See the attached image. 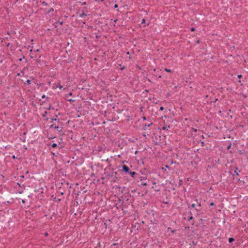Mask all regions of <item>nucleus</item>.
I'll list each match as a JSON object with an SVG mask.
<instances>
[{
	"mask_svg": "<svg viewBox=\"0 0 248 248\" xmlns=\"http://www.w3.org/2000/svg\"><path fill=\"white\" fill-rule=\"evenodd\" d=\"M54 128L56 129L59 132H62V126H55Z\"/></svg>",
	"mask_w": 248,
	"mask_h": 248,
	"instance_id": "4",
	"label": "nucleus"
},
{
	"mask_svg": "<svg viewBox=\"0 0 248 248\" xmlns=\"http://www.w3.org/2000/svg\"><path fill=\"white\" fill-rule=\"evenodd\" d=\"M143 120H146V118L145 117H143Z\"/></svg>",
	"mask_w": 248,
	"mask_h": 248,
	"instance_id": "33",
	"label": "nucleus"
},
{
	"mask_svg": "<svg viewBox=\"0 0 248 248\" xmlns=\"http://www.w3.org/2000/svg\"><path fill=\"white\" fill-rule=\"evenodd\" d=\"M146 23V20L144 18L142 19V21H141V23L142 24H144Z\"/></svg>",
	"mask_w": 248,
	"mask_h": 248,
	"instance_id": "17",
	"label": "nucleus"
},
{
	"mask_svg": "<svg viewBox=\"0 0 248 248\" xmlns=\"http://www.w3.org/2000/svg\"><path fill=\"white\" fill-rule=\"evenodd\" d=\"M168 230H170V228H168Z\"/></svg>",
	"mask_w": 248,
	"mask_h": 248,
	"instance_id": "47",
	"label": "nucleus"
},
{
	"mask_svg": "<svg viewBox=\"0 0 248 248\" xmlns=\"http://www.w3.org/2000/svg\"><path fill=\"white\" fill-rule=\"evenodd\" d=\"M83 4H86V2H83Z\"/></svg>",
	"mask_w": 248,
	"mask_h": 248,
	"instance_id": "51",
	"label": "nucleus"
},
{
	"mask_svg": "<svg viewBox=\"0 0 248 248\" xmlns=\"http://www.w3.org/2000/svg\"><path fill=\"white\" fill-rule=\"evenodd\" d=\"M165 71L166 72H170V73L171 72V71H172L171 69H168V68H165Z\"/></svg>",
	"mask_w": 248,
	"mask_h": 248,
	"instance_id": "9",
	"label": "nucleus"
},
{
	"mask_svg": "<svg viewBox=\"0 0 248 248\" xmlns=\"http://www.w3.org/2000/svg\"><path fill=\"white\" fill-rule=\"evenodd\" d=\"M47 112L46 111L44 112V113L43 114H42V116H43V117H46V114H47Z\"/></svg>",
	"mask_w": 248,
	"mask_h": 248,
	"instance_id": "14",
	"label": "nucleus"
},
{
	"mask_svg": "<svg viewBox=\"0 0 248 248\" xmlns=\"http://www.w3.org/2000/svg\"><path fill=\"white\" fill-rule=\"evenodd\" d=\"M174 232H175V230H174L171 231V232H173V233Z\"/></svg>",
	"mask_w": 248,
	"mask_h": 248,
	"instance_id": "42",
	"label": "nucleus"
},
{
	"mask_svg": "<svg viewBox=\"0 0 248 248\" xmlns=\"http://www.w3.org/2000/svg\"><path fill=\"white\" fill-rule=\"evenodd\" d=\"M123 170L125 172L127 173H129L130 171H131L129 168L126 165H123L122 166Z\"/></svg>",
	"mask_w": 248,
	"mask_h": 248,
	"instance_id": "1",
	"label": "nucleus"
},
{
	"mask_svg": "<svg viewBox=\"0 0 248 248\" xmlns=\"http://www.w3.org/2000/svg\"><path fill=\"white\" fill-rule=\"evenodd\" d=\"M24 58H25V57L23 56L22 58L19 59L18 60H19V61H21L22 60V59H24Z\"/></svg>",
	"mask_w": 248,
	"mask_h": 248,
	"instance_id": "23",
	"label": "nucleus"
},
{
	"mask_svg": "<svg viewBox=\"0 0 248 248\" xmlns=\"http://www.w3.org/2000/svg\"><path fill=\"white\" fill-rule=\"evenodd\" d=\"M44 235H45V236H47L48 235V233L47 232H45L44 233Z\"/></svg>",
	"mask_w": 248,
	"mask_h": 248,
	"instance_id": "29",
	"label": "nucleus"
},
{
	"mask_svg": "<svg viewBox=\"0 0 248 248\" xmlns=\"http://www.w3.org/2000/svg\"><path fill=\"white\" fill-rule=\"evenodd\" d=\"M115 245H116V244H115V243H114V244H113L111 246H115Z\"/></svg>",
	"mask_w": 248,
	"mask_h": 248,
	"instance_id": "46",
	"label": "nucleus"
},
{
	"mask_svg": "<svg viewBox=\"0 0 248 248\" xmlns=\"http://www.w3.org/2000/svg\"><path fill=\"white\" fill-rule=\"evenodd\" d=\"M63 194V192H61V195H62Z\"/></svg>",
	"mask_w": 248,
	"mask_h": 248,
	"instance_id": "44",
	"label": "nucleus"
},
{
	"mask_svg": "<svg viewBox=\"0 0 248 248\" xmlns=\"http://www.w3.org/2000/svg\"><path fill=\"white\" fill-rule=\"evenodd\" d=\"M118 4H115V5H114V7L115 8H117L118 7Z\"/></svg>",
	"mask_w": 248,
	"mask_h": 248,
	"instance_id": "26",
	"label": "nucleus"
},
{
	"mask_svg": "<svg viewBox=\"0 0 248 248\" xmlns=\"http://www.w3.org/2000/svg\"><path fill=\"white\" fill-rule=\"evenodd\" d=\"M42 98H46V96H45V95L43 94V95L42 96Z\"/></svg>",
	"mask_w": 248,
	"mask_h": 248,
	"instance_id": "31",
	"label": "nucleus"
},
{
	"mask_svg": "<svg viewBox=\"0 0 248 248\" xmlns=\"http://www.w3.org/2000/svg\"><path fill=\"white\" fill-rule=\"evenodd\" d=\"M193 218V217H190V218H189V219H192Z\"/></svg>",
	"mask_w": 248,
	"mask_h": 248,
	"instance_id": "40",
	"label": "nucleus"
},
{
	"mask_svg": "<svg viewBox=\"0 0 248 248\" xmlns=\"http://www.w3.org/2000/svg\"><path fill=\"white\" fill-rule=\"evenodd\" d=\"M195 201H196V202L197 203L198 206L200 207V206H201V203L198 202V200H197V199H196V200H195Z\"/></svg>",
	"mask_w": 248,
	"mask_h": 248,
	"instance_id": "13",
	"label": "nucleus"
},
{
	"mask_svg": "<svg viewBox=\"0 0 248 248\" xmlns=\"http://www.w3.org/2000/svg\"><path fill=\"white\" fill-rule=\"evenodd\" d=\"M68 101H70V102H74V100H73L72 99H69Z\"/></svg>",
	"mask_w": 248,
	"mask_h": 248,
	"instance_id": "30",
	"label": "nucleus"
},
{
	"mask_svg": "<svg viewBox=\"0 0 248 248\" xmlns=\"http://www.w3.org/2000/svg\"><path fill=\"white\" fill-rule=\"evenodd\" d=\"M153 124V123H151L150 124H145L144 125V127H145V128L148 126V127H150L151 125H152Z\"/></svg>",
	"mask_w": 248,
	"mask_h": 248,
	"instance_id": "10",
	"label": "nucleus"
},
{
	"mask_svg": "<svg viewBox=\"0 0 248 248\" xmlns=\"http://www.w3.org/2000/svg\"><path fill=\"white\" fill-rule=\"evenodd\" d=\"M56 87L59 88L60 89H62V86L60 84L58 86H56Z\"/></svg>",
	"mask_w": 248,
	"mask_h": 248,
	"instance_id": "16",
	"label": "nucleus"
},
{
	"mask_svg": "<svg viewBox=\"0 0 248 248\" xmlns=\"http://www.w3.org/2000/svg\"><path fill=\"white\" fill-rule=\"evenodd\" d=\"M60 24H61V25H62V22H60Z\"/></svg>",
	"mask_w": 248,
	"mask_h": 248,
	"instance_id": "52",
	"label": "nucleus"
},
{
	"mask_svg": "<svg viewBox=\"0 0 248 248\" xmlns=\"http://www.w3.org/2000/svg\"><path fill=\"white\" fill-rule=\"evenodd\" d=\"M43 3L46 5H47V3L44 1L43 2Z\"/></svg>",
	"mask_w": 248,
	"mask_h": 248,
	"instance_id": "35",
	"label": "nucleus"
},
{
	"mask_svg": "<svg viewBox=\"0 0 248 248\" xmlns=\"http://www.w3.org/2000/svg\"><path fill=\"white\" fill-rule=\"evenodd\" d=\"M114 21V22H116L117 21V19H115Z\"/></svg>",
	"mask_w": 248,
	"mask_h": 248,
	"instance_id": "39",
	"label": "nucleus"
},
{
	"mask_svg": "<svg viewBox=\"0 0 248 248\" xmlns=\"http://www.w3.org/2000/svg\"><path fill=\"white\" fill-rule=\"evenodd\" d=\"M162 129H163V130H167V129H168L167 128V127H166V126H163V127H162Z\"/></svg>",
	"mask_w": 248,
	"mask_h": 248,
	"instance_id": "25",
	"label": "nucleus"
},
{
	"mask_svg": "<svg viewBox=\"0 0 248 248\" xmlns=\"http://www.w3.org/2000/svg\"><path fill=\"white\" fill-rule=\"evenodd\" d=\"M143 186H146L147 185V183L146 182H143V183L141 184Z\"/></svg>",
	"mask_w": 248,
	"mask_h": 248,
	"instance_id": "18",
	"label": "nucleus"
},
{
	"mask_svg": "<svg viewBox=\"0 0 248 248\" xmlns=\"http://www.w3.org/2000/svg\"><path fill=\"white\" fill-rule=\"evenodd\" d=\"M13 158H15V155H13Z\"/></svg>",
	"mask_w": 248,
	"mask_h": 248,
	"instance_id": "53",
	"label": "nucleus"
},
{
	"mask_svg": "<svg viewBox=\"0 0 248 248\" xmlns=\"http://www.w3.org/2000/svg\"><path fill=\"white\" fill-rule=\"evenodd\" d=\"M240 172V170H239L237 167H235L234 173L236 175H239V173Z\"/></svg>",
	"mask_w": 248,
	"mask_h": 248,
	"instance_id": "6",
	"label": "nucleus"
},
{
	"mask_svg": "<svg viewBox=\"0 0 248 248\" xmlns=\"http://www.w3.org/2000/svg\"><path fill=\"white\" fill-rule=\"evenodd\" d=\"M26 135V132H24V133H23L22 137H23V138H24V139H23V141H25V139L24 137H25V136Z\"/></svg>",
	"mask_w": 248,
	"mask_h": 248,
	"instance_id": "11",
	"label": "nucleus"
},
{
	"mask_svg": "<svg viewBox=\"0 0 248 248\" xmlns=\"http://www.w3.org/2000/svg\"><path fill=\"white\" fill-rule=\"evenodd\" d=\"M217 99H216L215 100V102H216V101H217Z\"/></svg>",
	"mask_w": 248,
	"mask_h": 248,
	"instance_id": "55",
	"label": "nucleus"
},
{
	"mask_svg": "<svg viewBox=\"0 0 248 248\" xmlns=\"http://www.w3.org/2000/svg\"><path fill=\"white\" fill-rule=\"evenodd\" d=\"M127 54L129 55V52H127Z\"/></svg>",
	"mask_w": 248,
	"mask_h": 248,
	"instance_id": "50",
	"label": "nucleus"
},
{
	"mask_svg": "<svg viewBox=\"0 0 248 248\" xmlns=\"http://www.w3.org/2000/svg\"><path fill=\"white\" fill-rule=\"evenodd\" d=\"M149 176L148 175H144L143 176H139V179L141 181H145L148 178H149Z\"/></svg>",
	"mask_w": 248,
	"mask_h": 248,
	"instance_id": "2",
	"label": "nucleus"
},
{
	"mask_svg": "<svg viewBox=\"0 0 248 248\" xmlns=\"http://www.w3.org/2000/svg\"><path fill=\"white\" fill-rule=\"evenodd\" d=\"M124 69H125V67H124V66H123V67H122V68H121V70H124Z\"/></svg>",
	"mask_w": 248,
	"mask_h": 248,
	"instance_id": "32",
	"label": "nucleus"
},
{
	"mask_svg": "<svg viewBox=\"0 0 248 248\" xmlns=\"http://www.w3.org/2000/svg\"><path fill=\"white\" fill-rule=\"evenodd\" d=\"M191 207L192 208H195V203H193V204H191Z\"/></svg>",
	"mask_w": 248,
	"mask_h": 248,
	"instance_id": "20",
	"label": "nucleus"
},
{
	"mask_svg": "<svg viewBox=\"0 0 248 248\" xmlns=\"http://www.w3.org/2000/svg\"><path fill=\"white\" fill-rule=\"evenodd\" d=\"M231 144H230V145H229L228 146V147H227V148H228V149H230V147H231Z\"/></svg>",
	"mask_w": 248,
	"mask_h": 248,
	"instance_id": "34",
	"label": "nucleus"
},
{
	"mask_svg": "<svg viewBox=\"0 0 248 248\" xmlns=\"http://www.w3.org/2000/svg\"><path fill=\"white\" fill-rule=\"evenodd\" d=\"M190 30L191 31H195V28L193 27V28H191Z\"/></svg>",
	"mask_w": 248,
	"mask_h": 248,
	"instance_id": "28",
	"label": "nucleus"
},
{
	"mask_svg": "<svg viewBox=\"0 0 248 248\" xmlns=\"http://www.w3.org/2000/svg\"><path fill=\"white\" fill-rule=\"evenodd\" d=\"M54 125H55L54 124H51L50 126V128H53V127L54 128V126H55Z\"/></svg>",
	"mask_w": 248,
	"mask_h": 248,
	"instance_id": "22",
	"label": "nucleus"
},
{
	"mask_svg": "<svg viewBox=\"0 0 248 248\" xmlns=\"http://www.w3.org/2000/svg\"><path fill=\"white\" fill-rule=\"evenodd\" d=\"M214 203L213 202H211L210 204H209V206H214Z\"/></svg>",
	"mask_w": 248,
	"mask_h": 248,
	"instance_id": "19",
	"label": "nucleus"
},
{
	"mask_svg": "<svg viewBox=\"0 0 248 248\" xmlns=\"http://www.w3.org/2000/svg\"><path fill=\"white\" fill-rule=\"evenodd\" d=\"M21 178H24V176L23 175H21Z\"/></svg>",
	"mask_w": 248,
	"mask_h": 248,
	"instance_id": "45",
	"label": "nucleus"
},
{
	"mask_svg": "<svg viewBox=\"0 0 248 248\" xmlns=\"http://www.w3.org/2000/svg\"><path fill=\"white\" fill-rule=\"evenodd\" d=\"M58 201H59V202H60V201H61V199H58Z\"/></svg>",
	"mask_w": 248,
	"mask_h": 248,
	"instance_id": "54",
	"label": "nucleus"
},
{
	"mask_svg": "<svg viewBox=\"0 0 248 248\" xmlns=\"http://www.w3.org/2000/svg\"><path fill=\"white\" fill-rule=\"evenodd\" d=\"M166 168H169V166L168 165H166Z\"/></svg>",
	"mask_w": 248,
	"mask_h": 248,
	"instance_id": "43",
	"label": "nucleus"
},
{
	"mask_svg": "<svg viewBox=\"0 0 248 248\" xmlns=\"http://www.w3.org/2000/svg\"><path fill=\"white\" fill-rule=\"evenodd\" d=\"M234 239L233 238L230 237L229 238V242L232 243L234 241Z\"/></svg>",
	"mask_w": 248,
	"mask_h": 248,
	"instance_id": "8",
	"label": "nucleus"
},
{
	"mask_svg": "<svg viewBox=\"0 0 248 248\" xmlns=\"http://www.w3.org/2000/svg\"><path fill=\"white\" fill-rule=\"evenodd\" d=\"M129 173L131 175V177L133 178H135V176L138 175V174L135 171H130Z\"/></svg>",
	"mask_w": 248,
	"mask_h": 248,
	"instance_id": "5",
	"label": "nucleus"
},
{
	"mask_svg": "<svg viewBox=\"0 0 248 248\" xmlns=\"http://www.w3.org/2000/svg\"><path fill=\"white\" fill-rule=\"evenodd\" d=\"M72 93H69V95H70V96H71V95H72Z\"/></svg>",
	"mask_w": 248,
	"mask_h": 248,
	"instance_id": "38",
	"label": "nucleus"
},
{
	"mask_svg": "<svg viewBox=\"0 0 248 248\" xmlns=\"http://www.w3.org/2000/svg\"><path fill=\"white\" fill-rule=\"evenodd\" d=\"M87 16V15L85 14L84 12H83L80 16H79V17H86Z\"/></svg>",
	"mask_w": 248,
	"mask_h": 248,
	"instance_id": "7",
	"label": "nucleus"
},
{
	"mask_svg": "<svg viewBox=\"0 0 248 248\" xmlns=\"http://www.w3.org/2000/svg\"><path fill=\"white\" fill-rule=\"evenodd\" d=\"M51 146L53 148H55V147H56L57 146V144L56 143H53L52 144Z\"/></svg>",
	"mask_w": 248,
	"mask_h": 248,
	"instance_id": "12",
	"label": "nucleus"
},
{
	"mask_svg": "<svg viewBox=\"0 0 248 248\" xmlns=\"http://www.w3.org/2000/svg\"><path fill=\"white\" fill-rule=\"evenodd\" d=\"M238 78H242V75H238Z\"/></svg>",
	"mask_w": 248,
	"mask_h": 248,
	"instance_id": "27",
	"label": "nucleus"
},
{
	"mask_svg": "<svg viewBox=\"0 0 248 248\" xmlns=\"http://www.w3.org/2000/svg\"><path fill=\"white\" fill-rule=\"evenodd\" d=\"M66 184L67 186H68L69 185V183H66Z\"/></svg>",
	"mask_w": 248,
	"mask_h": 248,
	"instance_id": "49",
	"label": "nucleus"
},
{
	"mask_svg": "<svg viewBox=\"0 0 248 248\" xmlns=\"http://www.w3.org/2000/svg\"><path fill=\"white\" fill-rule=\"evenodd\" d=\"M25 200H23L22 201V203H25Z\"/></svg>",
	"mask_w": 248,
	"mask_h": 248,
	"instance_id": "36",
	"label": "nucleus"
},
{
	"mask_svg": "<svg viewBox=\"0 0 248 248\" xmlns=\"http://www.w3.org/2000/svg\"><path fill=\"white\" fill-rule=\"evenodd\" d=\"M193 129L194 130V131H197V130H196V129H194V128H193Z\"/></svg>",
	"mask_w": 248,
	"mask_h": 248,
	"instance_id": "48",
	"label": "nucleus"
},
{
	"mask_svg": "<svg viewBox=\"0 0 248 248\" xmlns=\"http://www.w3.org/2000/svg\"><path fill=\"white\" fill-rule=\"evenodd\" d=\"M26 82L28 84H31V81L30 79H27L26 81Z\"/></svg>",
	"mask_w": 248,
	"mask_h": 248,
	"instance_id": "15",
	"label": "nucleus"
},
{
	"mask_svg": "<svg viewBox=\"0 0 248 248\" xmlns=\"http://www.w3.org/2000/svg\"><path fill=\"white\" fill-rule=\"evenodd\" d=\"M162 170H164V171H165V170H166V169H164V168H162Z\"/></svg>",
	"mask_w": 248,
	"mask_h": 248,
	"instance_id": "37",
	"label": "nucleus"
},
{
	"mask_svg": "<svg viewBox=\"0 0 248 248\" xmlns=\"http://www.w3.org/2000/svg\"><path fill=\"white\" fill-rule=\"evenodd\" d=\"M53 11V8H51V9L50 10V11Z\"/></svg>",
	"mask_w": 248,
	"mask_h": 248,
	"instance_id": "41",
	"label": "nucleus"
},
{
	"mask_svg": "<svg viewBox=\"0 0 248 248\" xmlns=\"http://www.w3.org/2000/svg\"><path fill=\"white\" fill-rule=\"evenodd\" d=\"M52 121L51 122V123H52L53 121H57V120H58V121H59V120L57 118L53 119H52Z\"/></svg>",
	"mask_w": 248,
	"mask_h": 248,
	"instance_id": "21",
	"label": "nucleus"
},
{
	"mask_svg": "<svg viewBox=\"0 0 248 248\" xmlns=\"http://www.w3.org/2000/svg\"><path fill=\"white\" fill-rule=\"evenodd\" d=\"M163 109H164V108H163V107H161L160 108H159V110H160V111H162V110H163Z\"/></svg>",
	"mask_w": 248,
	"mask_h": 248,
	"instance_id": "24",
	"label": "nucleus"
},
{
	"mask_svg": "<svg viewBox=\"0 0 248 248\" xmlns=\"http://www.w3.org/2000/svg\"><path fill=\"white\" fill-rule=\"evenodd\" d=\"M149 178H150V181L152 182L153 185H155L156 183L155 182V179L154 177H151L150 175H149ZM148 181H150V180H148Z\"/></svg>",
	"mask_w": 248,
	"mask_h": 248,
	"instance_id": "3",
	"label": "nucleus"
}]
</instances>
